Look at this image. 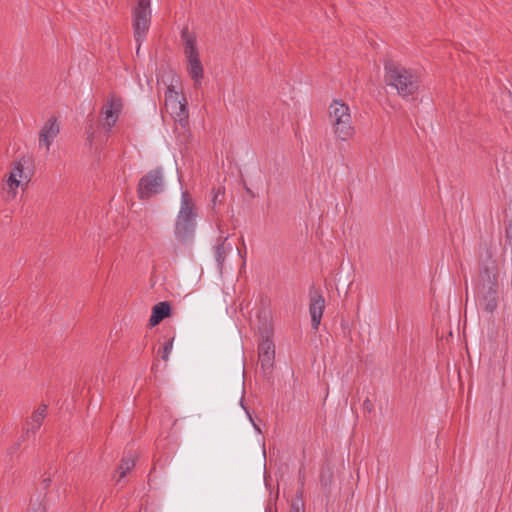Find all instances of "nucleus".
<instances>
[{
    "label": "nucleus",
    "mask_w": 512,
    "mask_h": 512,
    "mask_svg": "<svg viewBox=\"0 0 512 512\" xmlns=\"http://www.w3.org/2000/svg\"><path fill=\"white\" fill-rule=\"evenodd\" d=\"M384 81L402 98L413 96L420 87V77L417 71L392 59L384 62Z\"/></svg>",
    "instance_id": "obj_1"
},
{
    "label": "nucleus",
    "mask_w": 512,
    "mask_h": 512,
    "mask_svg": "<svg viewBox=\"0 0 512 512\" xmlns=\"http://www.w3.org/2000/svg\"><path fill=\"white\" fill-rule=\"evenodd\" d=\"M196 205L192 195L184 190L181 193L180 209L175 219L174 236L182 245L193 241L196 230Z\"/></svg>",
    "instance_id": "obj_2"
},
{
    "label": "nucleus",
    "mask_w": 512,
    "mask_h": 512,
    "mask_svg": "<svg viewBox=\"0 0 512 512\" xmlns=\"http://www.w3.org/2000/svg\"><path fill=\"white\" fill-rule=\"evenodd\" d=\"M328 121L337 141H348L355 135L350 107L334 99L328 107Z\"/></svg>",
    "instance_id": "obj_3"
},
{
    "label": "nucleus",
    "mask_w": 512,
    "mask_h": 512,
    "mask_svg": "<svg viewBox=\"0 0 512 512\" xmlns=\"http://www.w3.org/2000/svg\"><path fill=\"white\" fill-rule=\"evenodd\" d=\"M480 305L488 313H493L498 306V273L496 265L491 262L480 271Z\"/></svg>",
    "instance_id": "obj_4"
},
{
    "label": "nucleus",
    "mask_w": 512,
    "mask_h": 512,
    "mask_svg": "<svg viewBox=\"0 0 512 512\" xmlns=\"http://www.w3.org/2000/svg\"><path fill=\"white\" fill-rule=\"evenodd\" d=\"M33 176L30 168V160L26 157H21L11 163V168L8 178L5 180V189L9 199H15L17 196V189L21 187L25 190Z\"/></svg>",
    "instance_id": "obj_5"
},
{
    "label": "nucleus",
    "mask_w": 512,
    "mask_h": 512,
    "mask_svg": "<svg viewBox=\"0 0 512 512\" xmlns=\"http://www.w3.org/2000/svg\"><path fill=\"white\" fill-rule=\"evenodd\" d=\"M181 39L184 46V54L187 59V72L195 85L200 84L204 76V69L200 60L197 48L196 35L184 28L181 32Z\"/></svg>",
    "instance_id": "obj_6"
},
{
    "label": "nucleus",
    "mask_w": 512,
    "mask_h": 512,
    "mask_svg": "<svg viewBox=\"0 0 512 512\" xmlns=\"http://www.w3.org/2000/svg\"><path fill=\"white\" fill-rule=\"evenodd\" d=\"M152 18L150 0H137L132 9V27L134 39L138 43L137 54L139 53L141 43L146 38L149 31Z\"/></svg>",
    "instance_id": "obj_7"
},
{
    "label": "nucleus",
    "mask_w": 512,
    "mask_h": 512,
    "mask_svg": "<svg viewBox=\"0 0 512 512\" xmlns=\"http://www.w3.org/2000/svg\"><path fill=\"white\" fill-rule=\"evenodd\" d=\"M164 172L162 167H157L143 175L137 186V195L140 200H147L163 191Z\"/></svg>",
    "instance_id": "obj_8"
},
{
    "label": "nucleus",
    "mask_w": 512,
    "mask_h": 512,
    "mask_svg": "<svg viewBox=\"0 0 512 512\" xmlns=\"http://www.w3.org/2000/svg\"><path fill=\"white\" fill-rule=\"evenodd\" d=\"M165 106L171 116L182 126L188 122V109L186 99L180 97L173 85H169L165 91Z\"/></svg>",
    "instance_id": "obj_9"
},
{
    "label": "nucleus",
    "mask_w": 512,
    "mask_h": 512,
    "mask_svg": "<svg viewBox=\"0 0 512 512\" xmlns=\"http://www.w3.org/2000/svg\"><path fill=\"white\" fill-rule=\"evenodd\" d=\"M122 109L123 99L118 95L110 94L101 109V114L104 116V124L108 131L117 123Z\"/></svg>",
    "instance_id": "obj_10"
},
{
    "label": "nucleus",
    "mask_w": 512,
    "mask_h": 512,
    "mask_svg": "<svg viewBox=\"0 0 512 512\" xmlns=\"http://www.w3.org/2000/svg\"><path fill=\"white\" fill-rule=\"evenodd\" d=\"M325 309V299L318 290L310 291L309 294V314L311 317L312 328L317 330Z\"/></svg>",
    "instance_id": "obj_11"
},
{
    "label": "nucleus",
    "mask_w": 512,
    "mask_h": 512,
    "mask_svg": "<svg viewBox=\"0 0 512 512\" xmlns=\"http://www.w3.org/2000/svg\"><path fill=\"white\" fill-rule=\"evenodd\" d=\"M60 132V125L56 117H50L43 125L39 132V146L45 147L46 151L49 152L50 146L53 141L57 138Z\"/></svg>",
    "instance_id": "obj_12"
},
{
    "label": "nucleus",
    "mask_w": 512,
    "mask_h": 512,
    "mask_svg": "<svg viewBox=\"0 0 512 512\" xmlns=\"http://www.w3.org/2000/svg\"><path fill=\"white\" fill-rule=\"evenodd\" d=\"M259 361L263 370L273 367L275 358V346L272 340L264 339L258 346Z\"/></svg>",
    "instance_id": "obj_13"
},
{
    "label": "nucleus",
    "mask_w": 512,
    "mask_h": 512,
    "mask_svg": "<svg viewBox=\"0 0 512 512\" xmlns=\"http://www.w3.org/2000/svg\"><path fill=\"white\" fill-rule=\"evenodd\" d=\"M47 408L46 404H41L33 411L32 415L26 420L23 426L26 435L35 434L40 429L47 415Z\"/></svg>",
    "instance_id": "obj_14"
},
{
    "label": "nucleus",
    "mask_w": 512,
    "mask_h": 512,
    "mask_svg": "<svg viewBox=\"0 0 512 512\" xmlns=\"http://www.w3.org/2000/svg\"><path fill=\"white\" fill-rule=\"evenodd\" d=\"M171 312L170 304L166 301L159 302L152 308V314L149 319V325L154 327L158 325L164 318L168 317Z\"/></svg>",
    "instance_id": "obj_15"
},
{
    "label": "nucleus",
    "mask_w": 512,
    "mask_h": 512,
    "mask_svg": "<svg viewBox=\"0 0 512 512\" xmlns=\"http://www.w3.org/2000/svg\"><path fill=\"white\" fill-rule=\"evenodd\" d=\"M135 466V459L132 456L123 457L117 468L116 473L119 475L117 481L123 479Z\"/></svg>",
    "instance_id": "obj_16"
},
{
    "label": "nucleus",
    "mask_w": 512,
    "mask_h": 512,
    "mask_svg": "<svg viewBox=\"0 0 512 512\" xmlns=\"http://www.w3.org/2000/svg\"><path fill=\"white\" fill-rule=\"evenodd\" d=\"M227 238H221V242L215 248V257L219 264H223L226 257L225 241Z\"/></svg>",
    "instance_id": "obj_17"
},
{
    "label": "nucleus",
    "mask_w": 512,
    "mask_h": 512,
    "mask_svg": "<svg viewBox=\"0 0 512 512\" xmlns=\"http://www.w3.org/2000/svg\"><path fill=\"white\" fill-rule=\"evenodd\" d=\"M174 337H169L163 344V348L161 353V358L163 361H168L171 351L173 349Z\"/></svg>",
    "instance_id": "obj_18"
},
{
    "label": "nucleus",
    "mask_w": 512,
    "mask_h": 512,
    "mask_svg": "<svg viewBox=\"0 0 512 512\" xmlns=\"http://www.w3.org/2000/svg\"><path fill=\"white\" fill-rule=\"evenodd\" d=\"M212 193V205L213 208H215L218 203H222L225 194V189L224 187L213 188Z\"/></svg>",
    "instance_id": "obj_19"
},
{
    "label": "nucleus",
    "mask_w": 512,
    "mask_h": 512,
    "mask_svg": "<svg viewBox=\"0 0 512 512\" xmlns=\"http://www.w3.org/2000/svg\"><path fill=\"white\" fill-rule=\"evenodd\" d=\"M28 512H46V507L42 503L32 506Z\"/></svg>",
    "instance_id": "obj_20"
},
{
    "label": "nucleus",
    "mask_w": 512,
    "mask_h": 512,
    "mask_svg": "<svg viewBox=\"0 0 512 512\" xmlns=\"http://www.w3.org/2000/svg\"><path fill=\"white\" fill-rule=\"evenodd\" d=\"M289 512H304V509L299 503L294 502L291 504Z\"/></svg>",
    "instance_id": "obj_21"
},
{
    "label": "nucleus",
    "mask_w": 512,
    "mask_h": 512,
    "mask_svg": "<svg viewBox=\"0 0 512 512\" xmlns=\"http://www.w3.org/2000/svg\"><path fill=\"white\" fill-rule=\"evenodd\" d=\"M42 484L45 489L48 488L51 484V479L50 478L43 479Z\"/></svg>",
    "instance_id": "obj_22"
},
{
    "label": "nucleus",
    "mask_w": 512,
    "mask_h": 512,
    "mask_svg": "<svg viewBox=\"0 0 512 512\" xmlns=\"http://www.w3.org/2000/svg\"><path fill=\"white\" fill-rule=\"evenodd\" d=\"M247 414H248V416H249L250 421L253 423V427L255 428V430H256L258 433H261V429L259 428V426L253 422L252 416H251L248 412H247Z\"/></svg>",
    "instance_id": "obj_23"
},
{
    "label": "nucleus",
    "mask_w": 512,
    "mask_h": 512,
    "mask_svg": "<svg viewBox=\"0 0 512 512\" xmlns=\"http://www.w3.org/2000/svg\"><path fill=\"white\" fill-rule=\"evenodd\" d=\"M265 512H277L275 507H272L271 505L266 507Z\"/></svg>",
    "instance_id": "obj_24"
},
{
    "label": "nucleus",
    "mask_w": 512,
    "mask_h": 512,
    "mask_svg": "<svg viewBox=\"0 0 512 512\" xmlns=\"http://www.w3.org/2000/svg\"><path fill=\"white\" fill-rule=\"evenodd\" d=\"M300 481H301V484L303 485L304 484V480H305V476L304 475H300L299 477Z\"/></svg>",
    "instance_id": "obj_25"
}]
</instances>
